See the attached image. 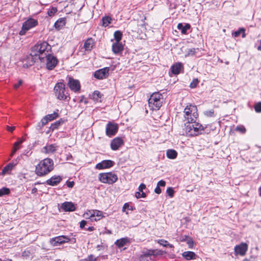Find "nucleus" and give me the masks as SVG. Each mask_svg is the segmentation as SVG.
<instances>
[{"mask_svg": "<svg viewBox=\"0 0 261 261\" xmlns=\"http://www.w3.org/2000/svg\"><path fill=\"white\" fill-rule=\"evenodd\" d=\"M54 163L52 159L46 158L41 160L37 165L35 173L39 176H43L50 173L53 169Z\"/></svg>", "mask_w": 261, "mask_h": 261, "instance_id": "1", "label": "nucleus"}, {"mask_svg": "<svg viewBox=\"0 0 261 261\" xmlns=\"http://www.w3.org/2000/svg\"><path fill=\"white\" fill-rule=\"evenodd\" d=\"M184 121L186 123H193L198 117L197 108L195 105L189 104L184 111Z\"/></svg>", "mask_w": 261, "mask_h": 261, "instance_id": "2", "label": "nucleus"}, {"mask_svg": "<svg viewBox=\"0 0 261 261\" xmlns=\"http://www.w3.org/2000/svg\"><path fill=\"white\" fill-rule=\"evenodd\" d=\"M50 49L51 47L47 42H39L32 48L30 55L35 59L38 58L42 62L44 59L42 55L43 54L46 55L45 52H48Z\"/></svg>", "mask_w": 261, "mask_h": 261, "instance_id": "3", "label": "nucleus"}, {"mask_svg": "<svg viewBox=\"0 0 261 261\" xmlns=\"http://www.w3.org/2000/svg\"><path fill=\"white\" fill-rule=\"evenodd\" d=\"M54 91L56 96L59 100L68 101L70 98L66 90L65 85L62 82H58L56 84Z\"/></svg>", "mask_w": 261, "mask_h": 261, "instance_id": "4", "label": "nucleus"}, {"mask_svg": "<svg viewBox=\"0 0 261 261\" xmlns=\"http://www.w3.org/2000/svg\"><path fill=\"white\" fill-rule=\"evenodd\" d=\"M185 124V131L186 133L191 136H196L202 133L204 127L201 124L196 122L193 123Z\"/></svg>", "mask_w": 261, "mask_h": 261, "instance_id": "5", "label": "nucleus"}, {"mask_svg": "<svg viewBox=\"0 0 261 261\" xmlns=\"http://www.w3.org/2000/svg\"><path fill=\"white\" fill-rule=\"evenodd\" d=\"M163 95L159 92L152 93L148 99V106L152 110H159L162 105Z\"/></svg>", "mask_w": 261, "mask_h": 261, "instance_id": "6", "label": "nucleus"}, {"mask_svg": "<svg viewBox=\"0 0 261 261\" xmlns=\"http://www.w3.org/2000/svg\"><path fill=\"white\" fill-rule=\"evenodd\" d=\"M98 179L102 183L111 185L118 180V176L115 173L107 172L99 174Z\"/></svg>", "mask_w": 261, "mask_h": 261, "instance_id": "7", "label": "nucleus"}, {"mask_svg": "<svg viewBox=\"0 0 261 261\" xmlns=\"http://www.w3.org/2000/svg\"><path fill=\"white\" fill-rule=\"evenodd\" d=\"M37 24L38 21L36 20L33 18L28 19L23 23L21 30L19 32V35H24L28 30L35 27Z\"/></svg>", "mask_w": 261, "mask_h": 261, "instance_id": "8", "label": "nucleus"}, {"mask_svg": "<svg viewBox=\"0 0 261 261\" xmlns=\"http://www.w3.org/2000/svg\"><path fill=\"white\" fill-rule=\"evenodd\" d=\"M86 218H89L91 221H98L103 217V213L101 211L95 210H89L84 214Z\"/></svg>", "mask_w": 261, "mask_h": 261, "instance_id": "9", "label": "nucleus"}, {"mask_svg": "<svg viewBox=\"0 0 261 261\" xmlns=\"http://www.w3.org/2000/svg\"><path fill=\"white\" fill-rule=\"evenodd\" d=\"M118 130V126L117 124L109 122L106 126V134L108 137H111L114 136Z\"/></svg>", "mask_w": 261, "mask_h": 261, "instance_id": "10", "label": "nucleus"}, {"mask_svg": "<svg viewBox=\"0 0 261 261\" xmlns=\"http://www.w3.org/2000/svg\"><path fill=\"white\" fill-rule=\"evenodd\" d=\"M70 239L65 236H60L50 239V243L53 246H57L64 243L68 242Z\"/></svg>", "mask_w": 261, "mask_h": 261, "instance_id": "11", "label": "nucleus"}, {"mask_svg": "<svg viewBox=\"0 0 261 261\" xmlns=\"http://www.w3.org/2000/svg\"><path fill=\"white\" fill-rule=\"evenodd\" d=\"M46 59V68L48 70L53 69L57 65V58L51 54H48L45 56Z\"/></svg>", "mask_w": 261, "mask_h": 261, "instance_id": "12", "label": "nucleus"}, {"mask_svg": "<svg viewBox=\"0 0 261 261\" xmlns=\"http://www.w3.org/2000/svg\"><path fill=\"white\" fill-rule=\"evenodd\" d=\"M234 250L236 255L244 256L248 250V245L245 243H241L240 244L236 245Z\"/></svg>", "mask_w": 261, "mask_h": 261, "instance_id": "13", "label": "nucleus"}, {"mask_svg": "<svg viewBox=\"0 0 261 261\" xmlns=\"http://www.w3.org/2000/svg\"><path fill=\"white\" fill-rule=\"evenodd\" d=\"M68 86L70 90L74 92H79L81 88L80 82L77 80H74L72 77L69 78Z\"/></svg>", "mask_w": 261, "mask_h": 261, "instance_id": "14", "label": "nucleus"}, {"mask_svg": "<svg viewBox=\"0 0 261 261\" xmlns=\"http://www.w3.org/2000/svg\"><path fill=\"white\" fill-rule=\"evenodd\" d=\"M109 68L105 67L96 70L94 73V77L99 80L106 78L109 75Z\"/></svg>", "mask_w": 261, "mask_h": 261, "instance_id": "15", "label": "nucleus"}, {"mask_svg": "<svg viewBox=\"0 0 261 261\" xmlns=\"http://www.w3.org/2000/svg\"><path fill=\"white\" fill-rule=\"evenodd\" d=\"M123 144V141L120 137L113 139L111 143V148L113 150H117Z\"/></svg>", "mask_w": 261, "mask_h": 261, "instance_id": "16", "label": "nucleus"}, {"mask_svg": "<svg viewBox=\"0 0 261 261\" xmlns=\"http://www.w3.org/2000/svg\"><path fill=\"white\" fill-rule=\"evenodd\" d=\"M184 67L182 64L180 62H177L172 65L170 68V71L172 74L177 75L181 70L184 71Z\"/></svg>", "mask_w": 261, "mask_h": 261, "instance_id": "17", "label": "nucleus"}, {"mask_svg": "<svg viewBox=\"0 0 261 261\" xmlns=\"http://www.w3.org/2000/svg\"><path fill=\"white\" fill-rule=\"evenodd\" d=\"M114 165V162L111 160H103L98 163L96 165V168L97 169H103L112 167Z\"/></svg>", "mask_w": 261, "mask_h": 261, "instance_id": "18", "label": "nucleus"}, {"mask_svg": "<svg viewBox=\"0 0 261 261\" xmlns=\"http://www.w3.org/2000/svg\"><path fill=\"white\" fill-rule=\"evenodd\" d=\"M62 179V178L61 176L59 175H54L47 179L46 183L48 185L55 186L58 185L61 181Z\"/></svg>", "mask_w": 261, "mask_h": 261, "instance_id": "19", "label": "nucleus"}, {"mask_svg": "<svg viewBox=\"0 0 261 261\" xmlns=\"http://www.w3.org/2000/svg\"><path fill=\"white\" fill-rule=\"evenodd\" d=\"M94 44V40L92 38H89L85 41L84 48L86 51H91Z\"/></svg>", "mask_w": 261, "mask_h": 261, "instance_id": "20", "label": "nucleus"}, {"mask_svg": "<svg viewBox=\"0 0 261 261\" xmlns=\"http://www.w3.org/2000/svg\"><path fill=\"white\" fill-rule=\"evenodd\" d=\"M61 208L66 212H72L75 211L74 204L71 202H64L62 204Z\"/></svg>", "mask_w": 261, "mask_h": 261, "instance_id": "21", "label": "nucleus"}, {"mask_svg": "<svg viewBox=\"0 0 261 261\" xmlns=\"http://www.w3.org/2000/svg\"><path fill=\"white\" fill-rule=\"evenodd\" d=\"M112 51L115 54L121 53L123 50V46L120 42H115L112 45Z\"/></svg>", "mask_w": 261, "mask_h": 261, "instance_id": "22", "label": "nucleus"}, {"mask_svg": "<svg viewBox=\"0 0 261 261\" xmlns=\"http://www.w3.org/2000/svg\"><path fill=\"white\" fill-rule=\"evenodd\" d=\"M182 256L186 260L196 259L198 258L197 255H196L194 252L190 251L184 252L182 253Z\"/></svg>", "mask_w": 261, "mask_h": 261, "instance_id": "23", "label": "nucleus"}, {"mask_svg": "<svg viewBox=\"0 0 261 261\" xmlns=\"http://www.w3.org/2000/svg\"><path fill=\"white\" fill-rule=\"evenodd\" d=\"M129 243V239L128 238H122L120 239L117 240L115 242V244L116 246L121 248L124 246L126 245L127 244Z\"/></svg>", "mask_w": 261, "mask_h": 261, "instance_id": "24", "label": "nucleus"}, {"mask_svg": "<svg viewBox=\"0 0 261 261\" xmlns=\"http://www.w3.org/2000/svg\"><path fill=\"white\" fill-rule=\"evenodd\" d=\"M66 24V18L62 17L58 19L55 23L54 27L58 30H60Z\"/></svg>", "mask_w": 261, "mask_h": 261, "instance_id": "25", "label": "nucleus"}, {"mask_svg": "<svg viewBox=\"0 0 261 261\" xmlns=\"http://www.w3.org/2000/svg\"><path fill=\"white\" fill-rule=\"evenodd\" d=\"M177 29L181 31L182 34H187V30H189L191 28V25L189 23H186L185 25H183L182 23H178L177 27Z\"/></svg>", "mask_w": 261, "mask_h": 261, "instance_id": "26", "label": "nucleus"}, {"mask_svg": "<svg viewBox=\"0 0 261 261\" xmlns=\"http://www.w3.org/2000/svg\"><path fill=\"white\" fill-rule=\"evenodd\" d=\"M58 146L55 144L46 145L43 147L45 152L47 153H54L57 150Z\"/></svg>", "mask_w": 261, "mask_h": 261, "instance_id": "27", "label": "nucleus"}, {"mask_svg": "<svg viewBox=\"0 0 261 261\" xmlns=\"http://www.w3.org/2000/svg\"><path fill=\"white\" fill-rule=\"evenodd\" d=\"M152 257L151 256L150 254L148 253V250L143 252V254L140 257V261H150Z\"/></svg>", "mask_w": 261, "mask_h": 261, "instance_id": "28", "label": "nucleus"}, {"mask_svg": "<svg viewBox=\"0 0 261 261\" xmlns=\"http://www.w3.org/2000/svg\"><path fill=\"white\" fill-rule=\"evenodd\" d=\"M167 157L170 159H174L177 157V153L174 149H168L166 152Z\"/></svg>", "mask_w": 261, "mask_h": 261, "instance_id": "29", "label": "nucleus"}, {"mask_svg": "<svg viewBox=\"0 0 261 261\" xmlns=\"http://www.w3.org/2000/svg\"><path fill=\"white\" fill-rule=\"evenodd\" d=\"M59 110L58 109L56 110L54 112L53 114H48L45 116L46 118L47 119L48 121H52L59 117L58 114Z\"/></svg>", "mask_w": 261, "mask_h": 261, "instance_id": "30", "label": "nucleus"}, {"mask_svg": "<svg viewBox=\"0 0 261 261\" xmlns=\"http://www.w3.org/2000/svg\"><path fill=\"white\" fill-rule=\"evenodd\" d=\"M102 94L98 91H95L92 94V99L95 102H101Z\"/></svg>", "mask_w": 261, "mask_h": 261, "instance_id": "31", "label": "nucleus"}, {"mask_svg": "<svg viewBox=\"0 0 261 261\" xmlns=\"http://www.w3.org/2000/svg\"><path fill=\"white\" fill-rule=\"evenodd\" d=\"M14 168L12 167V165H10L9 164L6 165L2 170V171L0 173V175H4L6 174H10L11 171Z\"/></svg>", "mask_w": 261, "mask_h": 261, "instance_id": "32", "label": "nucleus"}, {"mask_svg": "<svg viewBox=\"0 0 261 261\" xmlns=\"http://www.w3.org/2000/svg\"><path fill=\"white\" fill-rule=\"evenodd\" d=\"M48 120H47V119L46 118L45 116L43 117L40 122L38 123V124L36 126V129H38V130H40L41 129H42V128L43 127V126L44 125H45V124H46L48 122Z\"/></svg>", "mask_w": 261, "mask_h": 261, "instance_id": "33", "label": "nucleus"}, {"mask_svg": "<svg viewBox=\"0 0 261 261\" xmlns=\"http://www.w3.org/2000/svg\"><path fill=\"white\" fill-rule=\"evenodd\" d=\"M63 120L61 119L60 120H58V121H56V122H55L54 123H52L50 127H49V129L51 130V131H53L55 129H57L58 128V127L61 125V124L62 123H63Z\"/></svg>", "mask_w": 261, "mask_h": 261, "instance_id": "34", "label": "nucleus"}, {"mask_svg": "<svg viewBox=\"0 0 261 261\" xmlns=\"http://www.w3.org/2000/svg\"><path fill=\"white\" fill-rule=\"evenodd\" d=\"M199 51V48H192L188 49L186 52V54L185 55V57H189V56H193L195 55L197 51Z\"/></svg>", "mask_w": 261, "mask_h": 261, "instance_id": "35", "label": "nucleus"}, {"mask_svg": "<svg viewBox=\"0 0 261 261\" xmlns=\"http://www.w3.org/2000/svg\"><path fill=\"white\" fill-rule=\"evenodd\" d=\"M112 18L109 16H106L103 17L102 18V25L104 27H107L111 23Z\"/></svg>", "mask_w": 261, "mask_h": 261, "instance_id": "36", "label": "nucleus"}, {"mask_svg": "<svg viewBox=\"0 0 261 261\" xmlns=\"http://www.w3.org/2000/svg\"><path fill=\"white\" fill-rule=\"evenodd\" d=\"M242 34V37L245 38L246 37L245 30L244 28H240L238 31L234 32L233 35L234 37H238L241 34Z\"/></svg>", "mask_w": 261, "mask_h": 261, "instance_id": "37", "label": "nucleus"}, {"mask_svg": "<svg viewBox=\"0 0 261 261\" xmlns=\"http://www.w3.org/2000/svg\"><path fill=\"white\" fill-rule=\"evenodd\" d=\"M122 34L120 31H117L115 32L114 34V37L116 42H120L122 39Z\"/></svg>", "mask_w": 261, "mask_h": 261, "instance_id": "38", "label": "nucleus"}, {"mask_svg": "<svg viewBox=\"0 0 261 261\" xmlns=\"http://www.w3.org/2000/svg\"><path fill=\"white\" fill-rule=\"evenodd\" d=\"M148 253L150 254L151 257L162 255L163 254V252L160 250H148Z\"/></svg>", "mask_w": 261, "mask_h": 261, "instance_id": "39", "label": "nucleus"}, {"mask_svg": "<svg viewBox=\"0 0 261 261\" xmlns=\"http://www.w3.org/2000/svg\"><path fill=\"white\" fill-rule=\"evenodd\" d=\"M158 242L161 245H162V246H163L164 247L168 246L170 248H173L174 247L173 245L168 243V242L167 241L164 240L163 239L159 240Z\"/></svg>", "mask_w": 261, "mask_h": 261, "instance_id": "40", "label": "nucleus"}, {"mask_svg": "<svg viewBox=\"0 0 261 261\" xmlns=\"http://www.w3.org/2000/svg\"><path fill=\"white\" fill-rule=\"evenodd\" d=\"M10 193V190L9 188L4 187L0 189V197L8 195Z\"/></svg>", "mask_w": 261, "mask_h": 261, "instance_id": "41", "label": "nucleus"}, {"mask_svg": "<svg viewBox=\"0 0 261 261\" xmlns=\"http://www.w3.org/2000/svg\"><path fill=\"white\" fill-rule=\"evenodd\" d=\"M236 130L242 134H245L246 133V129L243 125H240L236 127Z\"/></svg>", "mask_w": 261, "mask_h": 261, "instance_id": "42", "label": "nucleus"}, {"mask_svg": "<svg viewBox=\"0 0 261 261\" xmlns=\"http://www.w3.org/2000/svg\"><path fill=\"white\" fill-rule=\"evenodd\" d=\"M254 110L257 113L261 112V102H258L254 105Z\"/></svg>", "mask_w": 261, "mask_h": 261, "instance_id": "43", "label": "nucleus"}, {"mask_svg": "<svg viewBox=\"0 0 261 261\" xmlns=\"http://www.w3.org/2000/svg\"><path fill=\"white\" fill-rule=\"evenodd\" d=\"M166 192L170 197L172 198L173 197L174 191L172 188H168L167 189Z\"/></svg>", "mask_w": 261, "mask_h": 261, "instance_id": "44", "label": "nucleus"}, {"mask_svg": "<svg viewBox=\"0 0 261 261\" xmlns=\"http://www.w3.org/2000/svg\"><path fill=\"white\" fill-rule=\"evenodd\" d=\"M57 12V9L56 8L52 7L51 9H49L47 14L49 16H53L56 12Z\"/></svg>", "mask_w": 261, "mask_h": 261, "instance_id": "45", "label": "nucleus"}, {"mask_svg": "<svg viewBox=\"0 0 261 261\" xmlns=\"http://www.w3.org/2000/svg\"><path fill=\"white\" fill-rule=\"evenodd\" d=\"M205 116L207 117H214V111L213 110H210L206 111L204 112Z\"/></svg>", "mask_w": 261, "mask_h": 261, "instance_id": "46", "label": "nucleus"}, {"mask_svg": "<svg viewBox=\"0 0 261 261\" xmlns=\"http://www.w3.org/2000/svg\"><path fill=\"white\" fill-rule=\"evenodd\" d=\"M199 81L197 79H194L190 84V87L191 88H195L198 84Z\"/></svg>", "mask_w": 261, "mask_h": 261, "instance_id": "47", "label": "nucleus"}, {"mask_svg": "<svg viewBox=\"0 0 261 261\" xmlns=\"http://www.w3.org/2000/svg\"><path fill=\"white\" fill-rule=\"evenodd\" d=\"M187 243L188 245L189 248H191L193 247V244H194V242H193L192 239H191V238H188V239L187 241Z\"/></svg>", "mask_w": 261, "mask_h": 261, "instance_id": "48", "label": "nucleus"}, {"mask_svg": "<svg viewBox=\"0 0 261 261\" xmlns=\"http://www.w3.org/2000/svg\"><path fill=\"white\" fill-rule=\"evenodd\" d=\"M19 148H20V147H17V146H15L13 145V147L12 152L10 154V157L12 158L14 155V154H15L16 151L17 150H18Z\"/></svg>", "mask_w": 261, "mask_h": 261, "instance_id": "49", "label": "nucleus"}, {"mask_svg": "<svg viewBox=\"0 0 261 261\" xmlns=\"http://www.w3.org/2000/svg\"><path fill=\"white\" fill-rule=\"evenodd\" d=\"M146 189V185L144 184H141L138 187V191L140 192H143V190Z\"/></svg>", "mask_w": 261, "mask_h": 261, "instance_id": "50", "label": "nucleus"}, {"mask_svg": "<svg viewBox=\"0 0 261 261\" xmlns=\"http://www.w3.org/2000/svg\"><path fill=\"white\" fill-rule=\"evenodd\" d=\"M97 259L96 257H95L92 254H90L88 256V261H96Z\"/></svg>", "mask_w": 261, "mask_h": 261, "instance_id": "51", "label": "nucleus"}, {"mask_svg": "<svg viewBox=\"0 0 261 261\" xmlns=\"http://www.w3.org/2000/svg\"><path fill=\"white\" fill-rule=\"evenodd\" d=\"M24 141L23 139H21L19 141L15 142L14 144V146L19 147V145Z\"/></svg>", "mask_w": 261, "mask_h": 261, "instance_id": "52", "label": "nucleus"}, {"mask_svg": "<svg viewBox=\"0 0 261 261\" xmlns=\"http://www.w3.org/2000/svg\"><path fill=\"white\" fill-rule=\"evenodd\" d=\"M166 185V182L163 180H160L157 186L160 187H165Z\"/></svg>", "mask_w": 261, "mask_h": 261, "instance_id": "53", "label": "nucleus"}, {"mask_svg": "<svg viewBox=\"0 0 261 261\" xmlns=\"http://www.w3.org/2000/svg\"><path fill=\"white\" fill-rule=\"evenodd\" d=\"M66 185L69 188H72L74 185V182L73 181H66Z\"/></svg>", "mask_w": 261, "mask_h": 261, "instance_id": "54", "label": "nucleus"}, {"mask_svg": "<svg viewBox=\"0 0 261 261\" xmlns=\"http://www.w3.org/2000/svg\"><path fill=\"white\" fill-rule=\"evenodd\" d=\"M18 161L17 159H16L15 160L12 161V162L9 164L10 165H12V167L14 168L15 166L18 164Z\"/></svg>", "mask_w": 261, "mask_h": 261, "instance_id": "55", "label": "nucleus"}, {"mask_svg": "<svg viewBox=\"0 0 261 261\" xmlns=\"http://www.w3.org/2000/svg\"><path fill=\"white\" fill-rule=\"evenodd\" d=\"M22 81L21 80H19L18 83L17 84H15L14 85V88H15V89L18 88L20 86H21L22 85Z\"/></svg>", "mask_w": 261, "mask_h": 261, "instance_id": "56", "label": "nucleus"}, {"mask_svg": "<svg viewBox=\"0 0 261 261\" xmlns=\"http://www.w3.org/2000/svg\"><path fill=\"white\" fill-rule=\"evenodd\" d=\"M129 205L128 203H125L122 207V211L125 212L126 209H129Z\"/></svg>", "mask_w": 261, "mask_h": 261, "instance_id": "57", "label": "nucleus"}, {"mask_svg": "<svg viewBox=\"0 0 261 261\" xmlns=\"http://www.w3.org/2000/svg\"><path fill=\"white\" fill-rule=\"evenodd\" d=\"M86 224V221L83 220L80 222V226L81 228H84Z\"/></svg>", "mask_w": 261, "mask_h": 261, "instance_id": "58", "label": "nucleus"}, {"mask_svg": "<svg viewBox=\"0 0 261 261\" xmlns=\"http://www.w3.org/2000/svg\"><path fill=\"white\" fill-rule=\"evenodd\" d=\"M162 191L160 188L159 186H156V187L154 189V192L158 194H159L161 193Z\"/></svg>", "mask_w": 261, "mask_h": 261, "instance_id": "59", "label": "nucleus"}, {"mask_svg": "<svg viewBox=\"0 0 261 261\" xmlns=\"http://www.w3.org/2000/svg\"><path fill=\"white\" fill-rule=\"evenodd\" d=\"M15 128V126H13V127H10L9 126H7V130L9 132H12L13 130H14Z\"/></svg>", "mask_w": 261, "mask_h": 261, "instance_id": "60", "label": "nucleus"}, {"mask_svg": "<svg viewBox=\"0 0 261 261\" xmlns=\"http://www.w3.org/2000/svg\"><path fill=\"white\" fill-rule=\"evenodd\" d=\"M141 192L140 191L136 192L135 193V196L137 198H141Z\"/></svg>", "mask_w": 261, "mask_h": 261, "instance_id": "61", "label": "nucleus"}, {"mask_svg": "<svg viewBox=\"0 0 261 261\" xmlns=\"http://www.w3.org/2000/svg\"><path fill=\"white\" fill-rule=\"evenodd\" d=\"M146 197V194L145 192H141V198H145Z\"/></svg>", "mask_w": 261, "mask_h": 261, "instance_id": "62", "label": "nucleus"}, {"mask_svg": "<svg viewBox=\"0 0 261 261\" xmlns=\"http://www.w3.org/2000/svg\"><path fill=\"white\" fill-rule=\"evenodd\" d=\"M87 230L88 231H93L94 230V227L93 226H90V227H89L87 229Z\"/></svg>", "mask_w": 261, "mask_h": 261, "instance_id": "63", "label": "nucleus"}, {"mask_svg": "<svg viewBox=\"0 0 261 261\" xmlns=\"http://www.w3.org/2000/svg\"><path fill=\"white\" fill-rule=\"evenodd\" d=\"M37 192V189L36 188H34L32 190V193L34 194Z\"/></svg>", "mask_w": 261, "mask_h": 261, "instance_id": "64", "label": "nucleus"}]
</instances>
